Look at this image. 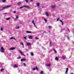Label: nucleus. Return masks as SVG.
I'll return each mask as SVG.
<instances>
[{
    "label": "nucleus",
    "instance_id": "2",
    "mask_svg": "<svg viewBox=\"0 0 74 74\" xmlns=\"http://www.w3.org/2000/svg\"><path fill=\"white\" fill-rule=\"evenodd\" d=\"M4 48H3V46H2L1 47V49H0L1 52H4Z\"/></svg>",
    "mask_w": 74,
    "mask_h": 74
},
{
    "label": "nucleus",
    "instance_id": "11",
    "mask_svg": "<svg viewBox=\"0 0 74 74\" xmlns=\"http://www.w3.org/2000/svg\"><path fill=\"white\" fill-rule=\"evenodd\" d=\"M29 39H32L33 38V37H32V36H29Z\"/></svg>",
    "mask_w": 74,
    "mask_h": 74
},
{
    "label": "nucleus",
    "instance_id": "35",
    "mask_svg": "<svg viewBox=\"0 0 74 74\" xmlns=\"http://www.w3.org/2000/svg\"><path fill=\"white\" fill-rule=\"evenodd\" d=\"M23 64L25 66V67H26V64L24 63Z\"/></svg>",
    "mask_w": 74,
    "mask_h": 74
},
{
    "label": "nucleus",
    "instance_id": "58",
    "mask_svg": "<svg viewBox=\"0 0 74 74\" xmlns=\"http://www.w3.org/2000/svg\"><path fill=\"white\" fill-rule=\"evenodd\" d=\"M58 1H60V0H58Z\"/></svg>",
    "mask_w": 74,
    "mask_h": 74
},
{
    "label": "nucleus",
    "instance_id": "10",
    "mask_svg": "<svg viewBox=\"0 0 74 74\" xmlns=\"http://www.w3.org/2000/svg\"><path fill=\"white\" fill-rule=\"evenodd\" d=\"M52 7L53 8H56V5H53L52 6Z\"/></svg>",
    "mask_w": 74,
    "mask_h": 74
},
{
    "label": "nucleus",
    "instance_id": "13",
    "mask_svg": "<svg viewBox=\"0 0 74 74\" xmlns=\"http://www.w3.org/2000/svg\"><path fill=\"white\" fill-rule=\"evenodd\" d=\"M21 2H19L18 3H17V5H21Z\"/></svg>",
    "mask_w": 74,
    "mask_h": 74
},
{
    "label": "nucleus",
    "instance_id": "5",
    "mask_svg": "<svg viewBox=\"0 0 74 74\" xmlns=\"http://www.w3.org/2000/svg\"><path fill=\"white\" fill-rule=\"evenodd\" d=\"M15 49V47H11L9 49V50H14Z\"/></svg>",
    "mask_w": 74,
    "mask_h": 74
},
{
    "label": "nucleus",
    "instance_id": "57",
    "mask_svg": "<svg viewBox=\"0 0 74 74\" xmlns=\"http://www.w3.org/2000/svg\"><path fill=\"white\" fill-rule=\"evenodd\" d=\"M14 39H15V40H16L15 38H14Z\"/></svg>",
    "mask_w": 74,
    "mask_h": 74
},
{
    "label": "nucleus",
    "instance_id": "56",
    "mask_svg": "<svg viewBox=\"0 0 74 74\" xmlns=\"http://www.w3.org/2000/svg\"><path fill=\"white\" fill-rule=\"evenodd\" d=\"M71 74H73V73H71Z\"/></svg>",
    "mask_w": 74,
    "mask_h": 74
},
{
    "label": "nucleus",
    "instance_id": "6",
    "mask_svg": "<svg viewBox=\"0 0 74 74\" xmlns=\"http://www.w3.org/2000/svg\"><path fill=\"white\" fill-rule=\"evenodd\" d=\"M68 70H69V68H67L66 69L65 73H66V74H67V72H68Z\"/></svg>",
    "mask_w": 74,
    "mask_h": 74
},
{
    "label": "nucleus",
    "instance_id": "27",
    "mask_svg": "<svg viewBox=\"0 0 74 74\" xmlns=\"http://www.w3.org/2000/svg\"><path fill=\"white\" fill-rule=\"evenodd\" d=\"M3 28L1 27V31H3Z\"/></svg>",
    "mask_w": 74,
    "mask_h": 74
},
{
    "label": "nucleus",
    "instance_id": "29",
    "mask_svg": "<svg viewBox=\"0 0 74 74\" xmlns=\"http://www.w3.org/2000/svg\"><path fill=\"white\" fill-rule=\"evenodd\" d=\"M23 38H24L25 39V40H26L27 39H26V37H23Z\"/></svg>",
    "mask_w": 74,
    "mask_h": 74
},
{
    "label": "nucleus",
    "instance_id": "18",
    "mask_svg": "<svg viewBox=\"0 0 74 74\" xmlns=\"http://www.w3.org/2000/svg\"><path fill=\"white\" fill-rule=\"evenodd\" d=\"M19 28H20V27L19 26H17L16 27V29H19Z\"/></svg>",
    "mask_w": 74,
    "mask_h": 74
},
{
    "label": "nucleus",
    "instance_id": "38",
    "mask_svg": "<svg viewBox=\"0 0 74 74\" xmlns=\"http://www.w3.org/2000/svg\"><path fill=\"white\" fill-rule=\"evenodd\" d=\"M3 70H4V69H1V71H3Z\"/></svg>",
    "mask_w": 74,
    "mask_h": 74
},
{
    "label": "nucleus",
    "instance_id": "40",
    "mask_svg": "<svg viewBox=\"0 0 74 74\" xmlns=\"http://www.w3.org/2000/svg\"><path fill=\"white\" fill-rule=\"evenodd\" d=\"M18 22H19V23H20L21 24H22V23H21V21H18Z\"/></svg>",
    "mask_w": 74,
    "mask_h": 74
},
{
    "label": "nucleus",
    "instance_id": "25",
    "mask_svg": "<svg viewBox=\"0 0 74 74\" xmlns=\"http://www.w3.org/2000/svg\"><path fill=\"white\" fill-rule=\"evenodd\" d=\"M25 1L26 2V3H28V1H29V0H25Z\"/></svg>",
    "mask_w": 74,
    "mask_h": 74
},
{
    "label": "nucleus",
    "instance_id": "8",
    "mask_svg": "<svg viewBox=\"0 0 74 74\" xmlns=\"http://www.w3.org/2000/svg\"><path fill=\"white\" fill-rule=\"evenodd\" d=\"M62 59H66V56L65 55H64L62 56Z\"/></svg>",
    "mask_w": 74,
    "mask_h": 74
},
{
    "label": "nucleus",
    "instance_id": "21",
    "mask_svg": "<svg viewBox=\"0 0 74 74\" xmlns=\"http://www.w3.org/2000/svg\"><path fill=\"white\" fill-rule=\"evenodd\" d=\"M54 52L56 53H57V51H56V50H55V49H54Z\"/></svg>",
    "mask_w": 74,
    "mask_h": 74
},
{
    "label": "nucleus",
    "instance_id": "1",
    "mask_svg": "<svg viewBox=\"0 0 74 74\" xmlns=\"http://www.w3.org/2000/svg\"><path fill=\"white\" fill-rule=\"evenodd\" d=\"M19 52L20 54H21V55H22V56H25L23 54V51H22L21 50H19Z\"/></svg>",
    "mask_w": 74,
    "mask_h": 74
},
{
    "label": "nucleus",
    "instance_id": "33",
    "mask_svg": "<svg viewBox=\"0 0 74 74\" xmlns=\"http://www.w3.org/2000/svg\"><path fill=\"white\" fill-rule=\"evenodd\" d=\"M36 40H38L39 39V38H38L37 37H36Z\"/></svg>",
    "mask_w": 74,
    "mask_h": 74
},
{
    "label": "nucleus",
    "instance_id": "41",
    "mask_svg": "<svg viewBox=\"0 0 74 74\" xmlns=\"http://www.w3.org/2000/svg\"><path fill=\"white\" fill-rule=\"evenodd\" d=\"M21 62H23V59H22L21 60Z\"/></svg>",
    "mask_w": 74,
    "mask_h": 74
},
{
    "label": "nucleus",
    "instance_id": "22",
    "mask_svg": "<svg viewBox=\"0 0 74 74\" xmlns=\"http://www.w3.org/2000/svg\"><path fill=\"white\" fill-rule=\"evenodd\" d=\"M10 19H11V18L10 17H9L8 18H6V20H10Z\"/></svg>",
    "mask_w": 74,
    "mask_h": 74
},
{
    "label": "nucleus",
    "instance_id": "49",
    "mask_svg": "<svg viewBox=\"0 0 74 74\" xmlns=\"http://www.w3.org/2000/svg\"><path fill=\"white\" fill-rule=\"evenodd\" d=\"M58 19V20H59V19H60V18H57Z\"/></svg>",
    "mask_w": 74,
    "mask_h": 74
},
{
    "label": "nucleus",
    "instance_id": "50",
    "mask_svg": "<svg viewBox=\"0 0 74 74\" xmlns=\"http://www.w3.org/2000/svg\"><path fill=\"white\" fill-rule=\"evenodd\" d=\"M7 14V13H4V14Z\"/></svg>",
    "mask_w": 74,
    "mask_h": 74
},
{
    "label": "nucleus",
    "instance_id": "44",
    "mask_svg": "<svg viewBox=\"0 0 74 74\" xmlns=\"http://www.w3.org/2000/svg\"><path fill=\"white\" fill-rule=\"evenodd\" d=\"M16 19L18 18V16H16Z\"/></svg>",
    "mask_w": 74,
    "mask_h": 74
},
{
    "label": "nucleus",
    "instance_id": "59",
    "mask_svg": "<svg viewBox=\"0 0 74 74\" xmlns=\"http://www.w3.org/2000/svg\"><path fill=\"white\" fill-rule=\"evenodd\" d=\"M15 20H16V19H15Z\"/></svg>",
    "mask_w": 74,
    "mask_h": 74
},
{
    "label": "nucleus",
    "instance_id": "55",
    "mask_svg": "<svg viewBox=\"0 0 74 74\" xmlns=\"http://www.w3.org/2000/svg\"><path fill=\"white\" fill-rule=\"evenodd\" d=\"M33 0H30V1H33Z\"/></svg>",
    "mask_w": 74,
    "mask_h": 74
},
{
    "label": "nucleus",
    "instance_id": "36",
    "mask_svg": "<svg viewBox=\"0 0 74 74\" xmlns=\"http://www.w3.org/2000/svg\"><path fill=\"white\" fill-rule=\"evenodd\" d=\"M20 44H21V45L22 44V46H23V45H24L23 43H22V42Z\"/></svg>",
    "mask_w": 74,
    "mask_h": 74
},
{
    "label": "nucleus",
    "instance_id": "60",
    "mask_svg": "<svg viewBox=\"0 0 74 74\" xmlns=\"http://www.w3.org/2000/svg\"><path fill=\"white\" fill-rule=\"evenodd\" d=\"M73 34H74V33H73Z\"/></svg>",
    "mask_w": 74,
    "mask_h": 74
},
{
    "label": "nucleus",
    "instance_id": "43",
    "mask_svg": "<svg viewBox=\"0 0 74 74\" xmlns=\"http://www.w3.org/2000/svg\"><path fill=\"white\" fill-rule=\"evenodd\" d=\"M32 69L33 70H36V68H34V69Z\"/></svg>",
    "mask_w": 74,
    "mask_h": 74
},
{
    "label": "nucleus",
    "instance_id": "42",
    "mask_svg": "<svg viewBox=\"0 0 74 74\" xmlns=\"http://www.w3.org/2000/svg\"><path fill=\"white\" fill-rule=\"evenodd\" d=\"M23 61H26V60L25 59H23Z\"/></svg>",
    "mask_w": 74,
    "mask_h": 74
},
{
    "label": "nucleus",
    "instance_id": "24",
    "mask_svg": "<svg viewBox=\"0 0 74 74\" xmlns=\"http://www.w3.org/2000/svg\"><path fill=\"white\" fill-rule=\"evenodd\" d=\"M36 70H37V71L38 70V68H37V66H36Z\"/></svg>",
    "mask_w": 74,
    "mask_h": 74
},
{
    "label": "nucleus",
    "instance_id": "28",
    "mask_svg": "<svg viewBox=\"0 0 74 74\" xmlns=\"http://www.w3.org/2000/svg\"><path fill=\"white\" fill-rule=\"evenodd\" d=\"M2 1L3 3H5V1H5V0H2Z\"/></svg>",
    "mask_w": 74,
    "mask_h": 74
},
{
    "label": "nucleus",
    "instance_id": "52",
    "mask_svg": "<svg viewBox=\"0 0 74 74\" xmlns=\"http://www.w3.org/2000/svg\"><path fill=\"white\" fill-rule=\"evenodd\" d=\"M68 31H69V32H70V30H69V29H68Z\"/></svg>",
    "mask_w": 74,
    "mask_h": 74
},
{
    "label": "nucleus",
    "instance_id": "45",
    "mask_svg": "<svg viewBox=\"0 0 74 74\" xmlns=\"http://www.w3.org/2000/svg\"><path fill=\"white\" fill-rule=\"evenodd\" d=\"M43 33H46V32H45V31H43Z\"/></svg>",
    "mask_w": 74,
    "mask_h": 74
},
{
    "label": "nucleus",
    "instance_id": "53",
    "mask_svg": "<svg viewBox=\"0 0 74 74\" xmlns=\"http://www.w3.org/2000/svg\"><path fill=\"white\" fill-rule=\"evenodd\" d=\"M35 27H36V28H37V27L35 25Z\"/></svg>",
    "mask_w": 74,
    "mask_h": 74
},
{
    "label": "nucleus",
    "instance_id": "26",
    "mask_svg": "<svg viewBox=\"0 0 74 74\" xmlns=\"http://www.w3.org/2000/svg\"><path fill=\"white\" fill-rule=\"evenodd\" d=\"M44 21H45V22H47V20L46 19H44Z\"/></svg>",
    "mask_w": 74,
    "mask_h": 74
},
{
    "label": "nucleus",
    "instance_id": "54",
    "mask_svg": "<svg viewBox=\"0 0 74 74\" xmlns=\"http://www.w3.org/2000/svg\"><path fill=\"white\" fill-rule=\"evenodd\" d=\"M73 44H74V41L73 42Z\"/></svg>",
    "mask_w": 74,
    "mask_h": 74
},
{
    "label": "nucleus",
    "instance_id": "16",
    "mask_svg": "<svg viewBox=\"0 0 74 74\" xmlns=\"http://www.w3.org/2000/svg\"><path fill=\"white\" fill-rule=\"evenodd\" d=\"M46 66H51V64H46Z\"/></svg>",
    "mask_w": 74,
    "mask_h": 74
},
{
    "label": "nucleus",
    "instance_id": "32",
    "mask_svg": "<svg viewBox=\"0 0 74 74\" xmlns=\"http://www.w3.org/2000/svg\"><path fill=\"white\" fill-rule=\"evenodd\" d=\"M50 45L51 46H52L51 45H52V43L50 41Z\"/></svg>",
    "mask_w": 74,
    "mask_h": 74
},
{
    "label": "nucleus",
    "instance_id": "19",
    "mask_svg": "<svg viewBox=\"0 0 74 74\" xmlns=\"http://www.w3.org/2000/svg\"><path fill=\"white\" fill-rule=\"evenodd\" d=\"M32 23H33L34 26H36V25H35V23H34V21H32Z\"/></svg>",
    "mask_w": 74,
    "mask_h": 74
},
{
    "label": "nucleus",
    "instance_id": "31",
    "mask_svg": "<svg viewBox=\"0 0 74 74\" xmlns=\"http://www.w3.org/2000/svg\"><path fill=\"white\" fill-rule=\"evenodd\" d=\"M40 73L41 74H43V71H41V72H40Z\"/></svg>",
    "mask_w": 74,
    "mask_h": 74
},
{
    "label": "nucleus",
    "instance_id": "7",
    "mask_svg": "<svg viewBox=\"0 0 74 74\" xmlns=\"http://www.w3.org/2000/svg\"><path fill=\"white\" fill-rule=\"evenodd\" d=\"M24 7H26V8H30V7H29V6H27V5H25V6H24Z\"/></svg>",
    "mask_w": 74,
    "mask_h": 74
},
{
    "label": "nucleus",
    "instance_id": "12",
    "mask_svg": "<svg viewBox=\"0 0 74 74\" xmlns=\"http://www.w3.org/2000/svg\"><path fill=\"white\" fill-rule=\"evenodd\" d=\"M60 22H62V25H63L64 23H63V21H62V20H60Z\"/></svg>",
    "mask_w": 74,
    "mask_h": 74
},
{
    "label": "nucleus",
    "instance_id": "51",
    "mask_svg": "<svg viewBox=\"0 0 74 74\" xmlns=\"http://www.w3.org/2000/svg\"><path fill=\"white\" fill-rule=\"evenodd\" d=\"M57 21H59V19H57Z\"/></svg>",
    "mask_w": 74,
    "mask_h": 74
},
{
    "label": "nucleus",
    "instance_id": "30",
    "mask_svg": "<svg viewBox=\"0 0 74 74\" xmlns=\"http://www.w3.org/2000/svg\"><path fill=\"white\" fill-rule=\"evenodd\" d=\"M31 55L32 56H33V55H34V54H33V53H31Z\"/></svg>",
    "mask_w": 74,
    "mask_h": 74
},
{
    "label": "nucleus",
    "instance_id": "37",
    "mask_svg": "<svg viewBox=\"0 0 74 74\" xmlns=\"http://www.w3.org/2000/svg\"><path fill=\"white\" fill-rule=\"evenodd\" d=\"M23 7H24V6L20 7V8H23Z\"/></svg>",
    "mask_w": 74,
    "mask_h": 74
},
{
    "label": "nucleus",
    "instance_id": "39",
    "mask_svg": "<svg viewBox=\"0 0 74 74\" xmlns=\"http://www.w3.org/2000/svg\"><path fill=\"white\" fill-rule=\"evenodd\" d=\"M13 12H14V14H15V13H16V12L15 11H13Z\"/></svg>",
    "mask_w": 74,
    "mask_h": 74
},
{
    "label": "nucleus",
    "instance_id": "17",
    "mask_svg": "<svg viewBox=\"0 0 74 74\" xmlns=\"http://www.w3.org/2000/svg\"><path fill=\"white\" fill-rule=\"evenodd\" d=\"M48 27L49 29H51V28H52V27L51 26H49Z\"/></svg>",
    "mask_w": 74,
    "mask_h": 74
},
{
    "label": "nucleus",
    "instance_id": "46",
    "mask_svg": "<svg viewBox=\"0 0 74 74\" xmlns=\"http://www.w3.org/2000/svg\"><path fill=\"white\" fill-rule=\"evenodd\" d=\"M67 38L69 39V40H70V39H69V36H67Z\"/></svg>",
    "mask_w": 74,
    "mask_h": 74
},
{
    "label": "nucleus",
    "instance_id": "15",
    "mask_svg": "<svg viewBox=\"0 0 74 74\" xmlns=\"http://www.w3.org/2000/svg\"><path fill=\"white\" fill-rule=\"evenodd\" d=\"M46 15V16H49V14H48V13L47 12H46L45 13Z\"/></svg>",
    "mask_w": 74,
    "mask_h": 74
},
{
    "label": "nucleus",
    "instance_id": "47",
    "mask_svg": "<svg viewBox=\"0 0 74 74\" xmlns=\"http://www.w3.org/2000/svg\"><path fill=\"white\" fill-rule=\"evenodd\" d=\"M10 39H11V40H12V39H13V38H12V37H11V38H10Z\"/></svg>",
    "mask_w": 74,
    "mask_h": 74
},
{
    "label": "nucleus",
    "instance_id": "14",
    "mask_svg": "<svg viewBox=\"0 0 74 74\" xmlns=\"http://www.w3.org/2000/svg\"><path fill=\"white\" fill-rule=\"evenodd\" d=\"M55 59L57 60H59V58L57 57H56Z\"/></svg>",
    "mask_w": 74,
    "mask_h": 74
},
{
    "label": "nucleus",
    "instance_id": "4",
    "mask_svg": "<svg viewBox=\"0 0 74 74\" xmlns=\"http://www.w3.org/2000/svg\"><path fill=\"white\" fill-rule=\"evenodd\" d=\"M26 44L27 46H31V45H32L31 43L29 42H27L26 43Z\"/></svg>",
    "mask_w": 74,
    "mask_h": 74
},
{
    "label": "nucleus",
    "instance_id": "23",
    "mask_svg": "<svg viewBox=\"0 0 74 74\" xmlns=\"http://www.w3.org/2000/svg\"><path fill=\"white\" fill-rule=\"evenodd\" d=\"M14 67H18V66L16 64H15L14 65Z\"/></svg>",
    "mask_w": 74,
    "mask_h": 74
},
{
    "label": "nucleus",
    "instance_id": "34",
    "mask_svg": "<svg viewBox=\"0 0 74 74\" xmlns=\"http://www.w3.org/2000/svg\"><path fill=\"white\" fill-rule=\"evenodd\" d=\"M21 57H18L17 58L18 59H21Z\"/></svg>",
    "mask_w": 74,
    "mask_h": 74
},
{
    "label": "nucleus",
    "instance_id": "3",
    "mask_svg": "<svg viewBox=\"0 0 74 74\" xmlns=\"http://www.w3.org/2000/svg\"><path fill=\"white\" fill-rule=\"evenodd\" d=\"M11 6V5H7L6 6H4V7H3L2 8L3 9H4V8H8L9 7H10Z\"/></svg>",
    "mask_w": 74,
    "mask_h": 74
},
{
    "label": "nucleus",
    "instance_id": "9",
    "mask_svg": "<svg viewBox=\"0 0 74 74\" xmlns=\"http://www.w3.org/2000/svg\"><path fill=\"white\" fill-rule=\"evenodd\" d=\"M36 6H37L38 7H40V3H37Z\"/></svg>",
    "mask_w": 74,
    "mask_h": 74
},
{
    "label": "nucleus",
    "instance_id": "20",
    "mask_svg": "<svg viewBox=\"0 0 74 74\" xmlns=\"http://www.w3.org/2000/svg\"><path fill=\"white\" fill-rule=\"evenodd\" d=\"M26 32L27 33H32V32L29 31H27Z\"/></svg>",
    "mask_w": 74,
    "mask_h": 74
},
{
    "label": "nucleus",
    "instance_id": "48",
    "mask_svg": "<svg viewBox=\"0 0 74 74\" xmlns=\"http://www.w3.org/2000/svg\"><path fill=\"white\" fill-rule=\"evenodd\" d=\"M22 46H23V48H25V47H24V45H23Z\"/></svg>",
    "mask_w": 74,
    "mask_h": 74
}]
</instances>
